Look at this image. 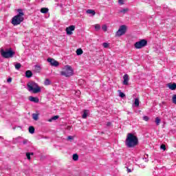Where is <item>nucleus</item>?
Segmentation results:
<instances>
[{
    "label": "nucleus",
    "instance_id": "nucleus-38",
    "mask_svg": "<svg viewBox=\"0 0 176 176\" xmlns=\"http://www.w3.org/2000/svg\"><path fill=\"white\" fill-rule=\"evenodd\" d=\"M7 82H8V83L12 82V78H9L7 80Z\"/></svg>",
    "mask_w": 176,
    "mask_h": 176
},
{
    "label": "nucleus",
    "instance_id": "nucleus-34",
    "mask_svg": "<svg viewBox=\"0 0 176 176\" xmlns=\"http://www.w3.org/2000/svg\"><path fill=\"white\" fill-rule=\"evenodd\" d=\"M160 148L162 149V151H166V145L162 144Z\"/></svg>",
    "mask_w": 176,
    "mask_h": 176
},
{
    "label": "nucleus",
    "instance_id": "nucleus-28",
    "mask_svg": "<svg viewBox=\"0 0 176 176\" xmlns=\"http://www.w3.org/2000/svg\"><path fill=\"white\" fill-rule=\"evenodd\" d=\"M44 85H45V86H49V85H50V79H45V80L44 82Z\"/></svg>",
    "mask_w": 176,
    "mask_h": 176
},
{
    "label": "nucleus",
    "instance_id": "nucleus-14",
    "mask_svg": "<svg viewBox=\"0 0 176 176\" xmlns=\"http://www.w3.org/2000/svg\"><path fill=\"white\" fill-rule=\"evenodd\" d=\"M25 76L26 78H31V76H32V72L28 70L25 72Z\"/></svg>",
    "mask_w": 176,
    "mask_h": 176
},
{
    "label": "nucleus",
    "instance_id": "nucleus-9",
    "mask_svg": "<svg viewBox=\"0 0 176 176\" xmlns=\"http://www.w3.org/2000/svg\"><path fill=\"white\" fill-rule=\"evenodd\" d=\"M67 35H72V31H75V25H70L65 29Z\"/></svg>",
    "mask_w": 176,
    "mask_h": 176
},
{
    "label": "nucleus",
    "instance_id": "nucleus-29",
    "mask_svg": "<svg viewBox=\"0 0 176 176\" xmlns=\"http://www.w3.org/2000/svg\"><path fill=\"white\" fill-rule=\"evenodd\" d=\"M119 96L120 97H121V98H124V97H126V95L123 92L120 91V90H119Z\"/></svg>",
    "mask_w": 176,
    "mask_h": 176
},
{
    "label": "nucleus",
    "instance_id": "nucleus-32",
    "mask_svg": "<svg viewBox=\"0 0 176 176\" xmlns=\"http://www.w3.org/2000/svg\"><path fill=\"white\" fill-rule=\"evenodd\" d=\"M102 46H103L105 49H107V47H109V44L107 43H102Z\"/></svg>",
    "mask_w": 176,
    "mask_h": 176
},
{
    "label": "nucleus",
    "instance_id": "nucleus-1",
    "mask_svg": "<svg viewBox=\"0 0 176 176\" xmlns=\"http://www.w3.org/2000/svg\"><path fill=\"white\" fill-rule=\"evenodd\" d=\"M125 144L127 148H134V146L138 145V138L133 133H128Z\"/></svg>",
    "mask_w": 176,
    "mask_h": 176
},
{
    "label": "nucleus",
    "instance_id": "nucleus-5",
    "mask_svg": "<svg viewBox=\"0 0 176 176\" xmlns=\"http://www.w3.org/2000/svg\"><path fill=\"white\" fill-rule=\"evenodd\" d=\"M60 75L65 76L66 78L72 76V75H74V69H72L71 66L65 65L60 72Z\"/></svg>",
    "mask_w": 176,
    "mask_h": 176
},
{
    "label": "nucleus",
    "instance_id": "nucleus-4",
    "mask_svg": "<svg viewBox=\"0 0 176 176\" xmlns=\"http://www.w3.org/2000/svg\"><path fill=\"white\" fill-rule=\"evenodd\" d=\"M0 53L3 58H12L16 54L12 48L6 49V50L1 49Z\"/></svg>",
    "mask_w": 176,
    "mask_h": 176
},
{
    "label": "nucleus",
    "instance_id": "nucleus-26",
    "mask_svg": "<svg viewBox=\"0 0 176 176\" xmlns=\"http://www.w3.org/2000/svg\"><path fill=\"white\" fill-rule=\"evenodd\" d=\"M96 31H100L101 26L99 24H96L94 25Z\"/></svg>",
    "mask_w": 176,
    "mask_h": 176
},
{
    "label": "nucleus",
    "instance_id": "nucleus-39",
    "mask_svg": "<svg viewBox=\"0 0 176 176\" xmlns=\"http://www.w3.org/2000/svg\"><path fill=\"white\" fill-rule=\"evenodd\" d=\"M111 124H111V122H107V126L108 127H109Z\"/></svg>",
    "mask_w": 176,
    "mask_h": 176
},
{
    "label": "nucleus",
    "instance_id": "nucleus-20",
    "mask_svg": "<svg viewBox=\"0 0 176 176\" xmlns=\"http://www.w3.org/2000/svg\"><path fill=\"white\" fill-rule=\"evenodd\" d=\"M134 105L135 107H140V100L138 98L135 99Z\"/></svg>",
    "mask_w": 176,
    "mask_h": 176
},
{
    "label": "nucleus",
    "instance_id": "nucleus-37",
    "mask_svg": "<svg viewBox=\"0 0 176 176\" xmlns=\"http://www.w3.org/2000/svg\"><path fill=\"white\" fill-rule=\"evenodd\" d=\"M23 145H27L28 144V140H24L23 142Z\"/></svg>",
    "mask_w": 176,
    "mask_h": 176
},
{
    "label": "nucleus",
    "instance_id": "nucleus-6",
    "mask_svg": "<svg viewBox=\"0 0 176 176\" xmlns=\"http://www.w3.org/2000/svg\"><path fill=\"white\" fill-rule=\"evenodd\" d=\"M148 45V41L146 39H142L134 44V47L135 49H142V47H145Z\"/></svg>",
    "mask_w": 176,
    "mask_h": 176
},
{
    "label": "nucleus",
    "instance_id": "nucleus-27",
    "mask_svg": "<svg viewBox=\"0 0 176 176\" xmlns=\"http://www.w3.org/2000/svg\"><path fill=\"white\" fill-rule=\"evenodd\" d=\"M160 122H161L160 118H159V117H157L155 118V123H156L157 126H159L160 124Z\"/></svg>",
    "mask_w": 176,
    "mask_h": 176
},
{
    "label": "nucleus",
    "instance_id": "nucleus-23",
    "mask_svg": "<svg viewBox=\"0 0 176 176\" xmlns=\"http://www.w3.org/2000/svg\"><path fill=\"white\" fill-rule=\"evenodd\" d=\"M58 119V116H54L51 119L48 120V122H53V120H57Z\"/></svg>",
    "mask_w": 176,
    "mask_h": 176
},
{
    "label": "nucleus",
    "instance_id": "nucleus-15",
    "mask_svg": "<svg viewBox=\"0 0 176 176\" xmlns=\"http://www.w3.org/2000/svg\"><path fill=\"white\" fill-rule=\"evenodd\" d=\"M41 69H42V68L41 67V66L38 65H36L34 66V71L36 72H41Z\"/></svg>",
    "mask_w": 176,
    "mask_h": 176
},
{
    "label": "nucleus",
    "instance_id": "nucleus-16",
    "mask_svg": "<svg viewBox=\"0 0 176 176\" xmlns=\"http://www.w3.org/2000/svg\"><path fill=\"white\" fill-rule=\"evenodd\" d=\"M31 156H34V153H26L28 160H31Z\"/></svg>",
    "mask_w": 176,
    "mask_h": 176
},
{
    "label": "nucleus",
    "instance_id": "nucleus-7",
    "mask_svg": "<svg viewBox=\"0 0 176 176\" xmlns=\"http://www.w3.org/2000/svg\"><path fill=\"white\" fill-rule=\"evenodd\" d=\"M126 31H127V26L124 25H121L116 33V36H122V35H124Z\"/></svg>",
    "mask_w": 176,
    "mask_h": 176
},
{
    "label": "nucleus",
    "instance_id": "nucleus-17",
    "mask_svg": "<svg viewBox=\"0 0 176 176\" xmlns=\"http://www.w3.org/2000/svg\"><path fill=\"white\" fill-rule=\"evenodd\" d=\"M87 13L88 14H92V16H94L96 14V11H94L93 10H87Z\"/></svg>",
    "mask_w": 176,
    "mask_h": 176
},
{
    "label": "nucleus",
    "instance_id": "nucleus-41",
    "mask_svg": "<svg viewBox=\"0 0 176 176\" xmlns=\"http://www.w3.org/2000/svg\"><path fill=\"white\" fill-rule=\"evenodd\" d=\"M128 173H131V169H127Z\"/></svg>",
    "mask_w": 176,
    "mask_h": 176
},
{
    "label": "nucleus",
    "instance_id": "nucleus-24",
    "mask_svg": "<svg viewBox=\"0 0 176 176\" xmlns=\"http://www.w3.org/2000/svg\"><path fill=\"white\" fill-rule=\"evenodd\" d=\"M78 159H79V155H78V154L73 155V160L76 162L77 160H78Z\"/></svg>",
    "mask_w": 176,
    "mask_h": 176
},
{
    "label": "nucleus",
    "instance_id": "nucleus-25",
    "mask_svg": "<svg viewBox=\"0 0 176 176\" xmlns=\"http://www.w3.org/2000/svg\"><path fill=\"white\" fill-rule=\"evenodd\" d=\"M41 13H47V12H49V9L43 8L41 9Z\"/></svg>",
    "mask_w": 176,
    "mask_h": 176
},
{
    "label": "nucleus",
    "instance_id": "nucleus-2",
    "mask_svg": "<svg viewBox=\"0 0 176 176\" xmlns=\"http://www.w3.org/2000/svg\"><path fill=\"white\" fill-rule=\"evenodd\" d=\"M17 12L19 14L14 16L11 21L13 25H19V24H21L24 21V12H23V10L19 9Z\"/></svg>",
    "mask_w": 176,
    "mask_h": 176
},
{
    "label": "nucleus",
    "instance_id": "nucleus-21",
    "mask_svg": "<svg viewBox=\"0 0 176 176\" xmlns=\"http://www.w3.org/2000/svg\"><path fill=\"white\" fill-rule=\"evenodd\" d=\"M76 54L77 56H80V54H83V50H82V49H78L76 50Z\"/></svg>",
    "mask_w": 176,
    "mask_h": 176
},
{
    "label": "nucleus",
    "instance_id": "nucleus-42",
    "mask_svg": "<svg viewBox=\"0 0 176 176\" xmlns=\"http://www.w3.org/2000/svg\"><path fill=\"white\" fill-rule=\"evenodd\" d=\"M76 93L77 94H80V91H78Z\"/></svg>",
    "mask_w": 176,
    "mask_h": 176
},
{
    "label": "nucleus",
    "instance_id": "nucleus-35",
    "mask_svg": "<svg viewBox=\"0 0 176 176\" xmlns=\"http://www.w3.org/2000/svg\"><path fill=\"white\" fill-rule=\"evenodd\" d=\"M102 30L103 31H107V26H106L105 25H103L102 26Z\"/></svg>",
    "mask_w": 176,
    "mask_h": 176
},
{
    "label": "nucleus",
    "instance_id": "nucleus-33",
    "mask_svg": "<svg viewBox=\"0 0 176 176\" xmlns=\"http://www.w3.org/2000/svg\"><path fill=\"white\" fill-rule=\"evenodd\" d=\"M118 3L120 5H124V0H118Z\"/></svg>",
    "mask_w": 176,
    "mask_h": 176
},
{
    "label": "nucleus",
    "instance_id": "nucleus-12",
    "mask_svg": "<svg viewBox=\"0 0 176 176\" xmlns=\"http://www.w3.org/2000/svg\"><path fill=\"white\" fill-rule=\"evenodd\" d=\"M168 87L170 89V90H175L176 89V84L175 83H169L168 84Z\"/></svg>",
    "mask_w": 176,
    "mask_h": 176
},
{
    "label": "nucleus",
    "instance_id": "nucleus-8",
    "mask_svg": "<svg viewBox=\"0 0 176 176\" xmlns=\"http://www.w3.org/2000/svg\"><path fill=\"white\" fill-rule=\"evenodd\" d=\"M47 61L48 63H50V65L52 66V67H58V62H57V60L52 58H48L47 59Z\"/></svg>",
    "mask_w": 176,
    "mask_h": 176
},
{
    "label": "nucleus",
    "instance_id": "nucleus-31",
    "mask_svg": "<svg viewBox=\"0 0 176 176\" xmlns=\"http://www.w3.org/2000/svg\"><path fill=\"white\" fill-rule=\"evenodd\" d=\"M172 101H173V104H176V95L175 94H174L173 96Z\"/></svg>",
    "mask_w": 176,
    "mask_h": 176
},
{
    "label": "nucleus",
    "instance_id": "nucleus-13",
    "mask_svg": "<svg viewBox=\"0 0 176 176\" xmlns=\"http://www.w3.org/2000/svg\"><path fill=\"white\" fill-rule=\"evenodd\" d=\"M88 114H89V110H84L82 116V119H86V118H87Z\"/></svg>",
    "mask_w": 176,
    "mask_h": 176
},
{
    "label": "nucleus",
    "instance_id": "nucleus-10",
    "mask_svg": "<svg viewBox=\"0 0 176 176\" xmlns=\"http://www.w3.org/2000/svg\"><path fill=\"white\" fill-rule=\"evenodd\" d=\"M123 85H129V75L127 74H124L123 76Z\"/></svg>",
    "mask_w": 176,
    "mask_h": 176
},
{
    "label": "nucleus",
    "instance_id": "nucleus-22",
    "mask_svg": "<svg viewBox=\"0 0 176 176\" xmlns=\"http://www.w3.org/2000/svg\"><path fill=\"white\" fill-rule=\"evenodd\" d=\"M127 12H129V8H124L120 10V13H123V14H125Z\"/></svg>",
    "mask_w": 176,
    "mask_h": 176
},
{
    "label": "nucleus",
    "instance_id": "nucleus-3",
    "mask_svg": "<svg viewBox=\"0 0 176 176\" xmlns=\"http://www.w3.org/2000/svg\"><path fill=\"white\" fill-rule=\"evenodd\" d=\"M28 91L30 93H34V94H36L38 93H41V87L38 86L36 82L31 81L29 82L27 85Z\"/></svg>",
    "mask_w": 176,
    "mask_h": 176
},
{
    "label": "nucleus",
    "instance_id": "nucleus-30",
    "mask_svg": "<svg viewBox=\"0 0 176 176\" xmlns=\"http://www.w3.org/2000/svg\"><path fill=\"white\" fill-rule=\"evenodd\" d=\"M19 68H21V64L20 63L15 64V69H19Z\"/></svg>",
    "mask_w": 176,
    "mask_h": 176
},
{
    "label": "nucleus",
    "instance_id": "nucleus-19",
    "mask_svg": "<svg viewBox=\"0 0 176 176\" xmlns=\"http://www.w3.org/2000/svg\"><path fill=\"white\" fill-rule=\"evenodd\" d=\"M29 133H30V134H34L35 133V128H34V126H30Z\"/></svg>",
    "mask_w": 176,
    "mask_h": 176
},
{
    "label": "nucleus",
    "instance_id": "nucleus-11",
    "mask_svg": "<svg viewBox=\"0 0 176 176\" xmlns=\"http://www.w3.org/2000/svg\"><path fill=\"white\" fill-rule=\"evenodd\" d=\"M29 100L32 102H39V98H35V97H33V96H30Z\"/></svg>",
    "mask_w": 176,
    "mask_h": 176
},
{
    "label": "nucleus",
    "instance_id": "nucleus-36",
    "mask_svg": "<svg viewBox=\"0 0 176 176\" xmlns=\"http://www.w3.org/2000/svg\"><path fill=\"white\" fill-rule=\"evenodd\" d=\"M143 119L145 120V122H148L149 120V118L148 116H144Z\"/></svg>",
    "mask_w": 176,
    "mask_h": 176
},
{
    "label": "nucleus",
    "instance_id": "nucleus-40",
    "mask_svg": "<svg viewBox=\"0 0 176 176\" xmlns=\"http://www.w3.org/2000/svg\"><path fill=\"white\" fill-rule=\"evenodd\" d=\"M67 140H72V136H68Z\"/></svg>",
    "mask_w": 176,
    "mask_h": 176
},
{
    "label": "nucleus",
    "instance_id": "nucleus-18",
    "mask_svg": "<svg viewBox=\"0 0 176 176\" xmlns=\"http://www.w3.org/2000/svg\"><path fill=\"white\" fill-rule=\"evenodd\" d=\"M32 118L34 119V120H38V119H39V114L33 113Z\"/></svg>",
    "mask_w": 176,
    "mask_h": 176
}]
</instances>
